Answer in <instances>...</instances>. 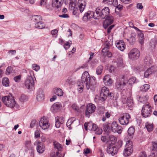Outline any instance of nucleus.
Segmentation results:
<instances>
[{
  "mask_svg": "<svg viewBox=\"0 0 157 157\" xmlns=\"http://www.w3.org/2000/svg\"><path fill=\"white\" fill-rule=\"evenodd\" d=\"M97 16H95V19H97L100 17L102 19L106 18L104 23V27L106 29L107 26L112 24L113 21V18L112 16L109 15L110 10L108 7H105L101 11L99 8H97L95 10Z\"/></svg>",
  "mask_w": 157,
  "mask_h": 157,
  "instance_id": "obj_1",
  "label": "nucleus"
},
{
  "mask_svg": "<svg viewBox=\"0 0 157 157\" xmlns=\"http://www.w3.org/2000/svg\"><path fill=\"white\" fill-rule=\"evenodd\" d=\"M81 81L83 83L86 85L88 90H93L96 83L95 77L90 76L89 73L86 71L82 74Z\"/></svg>",
  "mask_w": 157,
  "mask_h": 157,
  "instance_id": "obj_2",
  "label": "nucleus"
},
{
  "mask_svg": "<svg viewBox=\"0 0 157 157\" xmlns=\"http://www.w3.org/2000/svg\"><path fill=\"white\" fill-rule=\"evenodd\" d=\"M2 100L4 104L6 106L10 108H13L18 106L16 103L13 97L11 95L4 96L2 98Z\"/></svg>",
  "mask_w": 157,
  "mask_h": 157,
  "instance_id": "obj_3",
  "label": "nucleus"
},
{
  "mask_svg": "<svg viewBox=\"0 0 157 157\" xmlns=\"http://www.w3.org/2000/svg\"><path fill=\"white\" fill-rule=\"evenodd\" d=\"M125 140L126 143L124 151V155L125 156H127L130 155L132 152V143L130 140H128L127 137L125 138Z\"/></svg>",
  "mask_w": 157,
  "mask_h": 157,
  "instance_id": "obj_4",
  "label": "nucleus"
},
{
  "mask_svg": "<svg viewBox=\"0 0 157 157\" xmlns=\"http://www.w3.org/2000/svg\"><path fill=\"white\" fill-rule=\"evenodd\" d=\"M151 112V106L148 103L143 106L141 110V114L144 117H149Z\"/></svg>",
  "mask_w": 157,
  "mask_h": 157,
  "instance_id": "obj_5",
  "label": "nucleus"
},
{
  "mask_svg": "<svg viewBox=\"0 0 157 157\" xmlns=\"http://www.w3.org/2000/svg\"><path fill=\"white\" fill-rule=\"evenodd\" d=\"M130 118V115L128 113H125L119 118V121L121 124L126 125L128 124Z\"/></svg>",
  "mask_w": 157,
  "mask_h": 157,
  "instance_id": "obj_6",
  "label": "nucleus"
},
{
  "mask_svg": "<svg viewBox=\"0 0 157 157\" xmlns=\"http://www.w3.org/2000/svg\"><path fill=\"white\" fill-rule=\"evenodd\" d=\"M96 107L94 104L91 103L88 104L86 106V109L85 111L86 116L89 117L90 114L93 113L95 110Z\"/></svg>",
  "mask_w": 157,
  "mask_h": 157,
  "instance_id": "obj_7",
  "label": "nucleus"
},
{
  "mask_svg": "<svg viewBox=\"0 0 157 157\" xmlns=\"http://www.w3.org/2000/svg\"><path fill=\"white\" fill-rule=\"evenodd\" d=\"M140 53L139 50L137 48L132 49L128 54L129 58L132 60H135L138 59L140 56Z\"/></svg>",
  "mask_w": 157,
  "mask_h": 157,
  "instance_id": "obj_8",
  "label": "nucleus"
},
{
  "mask_svg": "<svg viewBox=\"0 0 157 157\" xmlns=\"http://www.w3.org/2000/svg\"><path fill=\"white\" fill-rule=\"evenodd\" d=\"M111 131L114 132H117L118 134H120L122 132V128L120 125H118L115 121H113L111 124Z\"/></svg>",
  "mask_w": 157,
  "mask_h": 157,
  "instance_id": "obj_9",
  "label": "nucleus"
},
{
  "mask_svg": "<svg viewBox=\"0 0 157 157\" xmlns=\"http://www.w3.org/2000/svg\"><path fill=\"white\" fill-rule=\"evenodd\" d=\"M101 95L107 97L111 99H113L114 98L113 94L109 93V89L105 86L103 87L101 90Z\"/></svg>",
  "mask_w": 157,
  "mask_h": 157,
  "instance_id": "obj_10",
  "label": "nucleus"
},
{
  "mask_svg": "<svg viewBox=\"0 0 157 157\" xmlns=\"http://www.w3.org/2000/svg\"><path fill=\"white\" fill-rule=\"evenodd\" d=\"M39 125L42 129L44 130L49 127V124L47 119L45 117H43L40 119L39 122Z\"/></svg>",
  "mask_w": 157,
  "mask_h": 157,
  "instance_id": "obj_11",
  "label": "nucleus"
},
{
  "mask_svg": "<svg viewBox=\"0 0 157 157\" xmlns=\"http://www.w3.org/2000/svg\"><path fill=\"white\" fill-rule=\"evenodd\" d=\"M122 102L123 104H126L129 107L132 106L133 103L132 98L131 97H127L123 95L122 97Z\"/></svg>",
  "mask_w": 157,
  "mask_h": 157,
  "instance_id": "obj_12",
  "label": "nucleus"
},
{
  "mask_svg": "<svg viewBox=\"0 0 157 157\" xmlns=\"http://www.w3.org/2000/svg\"><path fill=\"white\" fill-rule=\"evenodd\" d=\"M96 13H95L92 11H89L85 13L82 18L83 21H87L90 20L91 19L94 17L95 19V16H96Z\"/></svg>",
  "mask_w": 157,
  "mask_h": 157,
  "instance_id": "obj_13",
  "label": "nucleus"
},
{
  "mask_svg": "<svg viewBox=\"0 0 157 157\" xmlns=\"http://www.w3.org/2000/svg\"><path fill=\"white\" fill-rule=\"evenodd\" d=\"M34 84V81L32 77L31 76H29L25 82L26 87L29 90L31 89Z\"/></svg>",
  "mask_w": 157,
  "mask_h": 157,
  "instance_id": "obj_14",
  "label": "nucleus"
},
{
  "mask_svg": "<svg viewBox=\"0 0 157 157\" xmlns=\"http://www.w3.org/2000/svg\"><path fill=\"white\" fill-rule=\"evenodd\" d=\"M157 71V67L153 66L148 69L144 73V77L146 78L149 77L153 73Z\"/></svg>",
  "mask_w": 157,
  "mask_h": 157,
  "instance_id": "obj_15",
  "label": "nucleus"
},
{
  "mask_svg": "<svg viewBox=\"0 0 157 157\" xmlns=\"http://www.w3.org/2000/svg\"><path fill=\"white\" fill-rule=\"evenodd\" d=\"M62 107L61 104L59 102L54 103L51 106V111L54 113L59 111Z\"/></svg>",
  "mask_w": 157,
  "mask_h": 157,
  "instance_id": "obj_16",
  "label": "nucleus"
},
{
  "mask_svg": "<svg viewBox=\"0 0 157 157\" xmlns=\"http://www.w3.org/2000/svg\"><path fill=\"white\" fill-rule=\"evenodd\" d=\"M109 47L110 45L109 43H106L105 46L102 50V55L104 56H107L109 58H110L112 56V54L109 51Z\"/></svg>",
  "mask_w": 157,
  "mask_h": 157,
  "instance_id": "obj_17",
  "label": "nucleus"
},
{
  "mask_svg": "<svg viewBox=\"0 0 157 157\" xmlns=\"http://www.w3.org/2000/svg\"><path fill=\"white\" fill-rule=\"evenodd\" d=\"M106 151L108 153L113 156L117 153V149L115 145H109L107 147Z\"/></svg>",
  "mask_w": 157,
  "mask_h": 157,
  "instance_id": "obj_18",
  "label": "nucleus"
},
{
  "mask_svg": "<svg viewBox=\"0 0 157 157\" xmlns=\"http://www.w3.org/2000/svg\"><path fill=\"white\" fill-rule=\"evenodd\" d=\"M64 0H52V6L59 10L62 4L63 3Z\"/></svg>",
  "mask_w": 157,
  "mask_h": 157,
  "instance_id": "obj_19",
  "label": "nucleus"
},
{
  "mask_svg": "<svg viewBox=\"0 0 157 157\" xmlns=\"http://www.w3.org/2000/svg\"><path fill=\"white\" fill-rule=\"evenodd\" d=\"M76 3V0H70V2L69 4V8L71 10H73V13L74 15H75L77 13L78 10L77 8L75 7Z\"/></svg>",
  "mask_w": 157,
  "mask_h": 157,
  "instance_id": "obj_20",
  "label": "nucleus"
},
{
  "mask_svg": "<svg viewBox=\"0 0 157 157\" xmlns=\"http://www.w3.org/2000/svg\"><path fill=\"white\" fill-rule=\"evenodd\" d=\"M126 84L123 80L122 81L117 80L115 84L116 88L119 90H121L125 88Z\"/></svg>",
  "mask_w": 157,
  "mask_h": 157,
  "instance_id": "obj_21",
  "label": "nucleus"
},
{
  "mask_svg": "<svg viewBox=\"0 0 157 157\" xmlns=\"http://www.w3.org/2000/svg\"><path fill=\"white\" fill-rule=\"evenodd\" d=\"M77 5L80 12L82 13L84 11L86 6L85 0H78Z\"/></svg>",
  "mask_w": 157,
  "mask_h": 157,
  "instance_id": "obj_22",
  "label": "nucleus"
},
{
  "mask_svg": "<svg viewBox=\"0 0 157 157\" xmlns=\"http://www.w3.org/2000/svg\"><path fill=\"white\" fill-rule=\"evenodd\" d=\"M103 81L105 85L107 86H110L112 83V81L110 76L108 75H107L104 77Z\"/></svg>",
  "mask_w": 157,
  "mask_h": 157,
  "instance_id": "obj_23",
  "label": "nucleus"
},
{
  "mask_svg": "<svg viewBox=\"0 0 157 157\" xmlns=\"http://www.w3.org/2000/svg\"><path fill=\"white\" fill-rule=\"evenodd\" d=\"M116 46L120 51H123L125 48V44L122 40H120L116 41Z\"/></svg>",
  "mask_w": 157,
  "mask_h": 157,
  "instance_id": "obj_24",
  "label": "nucleus"
},
{
  "mask_svg": "<svg viewBox=\"0 0 157 157\" xmlns=\"http://www.w3.org/2000/svg\"><path fill=\"white\" fill-rule=\"evenodd\" d=\"M63 118L62 117H57L56 118V126L57 128H59L61 124L64 122Z\"/></svg>",
  "mask_w": 157,
  "mask_h": 157,
  "instance_id": "obj_25",
  "label": "nucleus"
},
{
  "mask_svg": "<svg viewBox=\"0 0 157 157\" xmlns=\"http://www.w3.org/2000/svg\"><path fill=\"white\" fill-rule=\"evenodd\" d=\"M37 145L36 147L37 151L40 154L43 153L44 151V146L40 142H37Z\"/></svg>",
  "mask_w": 157,
  "mask_h": 157,
  "instance_id": "obj_26",
  "label": "nucleus"
},
{
  "mask_svg": "<svg viewBox=\"0 0 157 157\" xmlns=\"http://www.w3.org/2000/svg\"><path fill=\"white\" fill-rule=\"evenodd\" d=\"M89 125H91V126H92V128H90V127H89V129L90 130H93L94 131H95L96 129L98 128L96 124H93L91 123H85L84 124V128L86 130H87V127L89 126Z\"/></svg>",
  "mask_w": 157,
  "mask_h": 157,
  "instance_id": "obj_27",
  "label": "nucleus"
},
{
  "mask_svg": "<svg viewBox=\"0 0 157 157\" xmlns=\"http://www.w3.org/2000/svg\"><path fill=\"white\" fill-rule=\"evenodd\" d=\"M136 36V33L135 32H132L131 34V37L129 39H127V40L129 41L130 43L131 44H133L136 41L135 37Z\"/></svg>",
  "mask_w": 157,
  "mask_h": 157,
  "instance_id": "obj_28",
  "label": "nucleus"
},
{
  "mask_svg": "<svg viewBox=\"0 0 157 157\" xmlns=\"http://www.w3.org/2000/svg\"><path fill=\"white\" fill-rule=\"evenodd\" d=\"M36 98L39 101H42L44 99V94L41 90L37 92Z\"/></svg>",
  "mask_w": 157,
  "mask_h": 157,
  "instance_id": "obj_29",
  "label": "nucleus"
},
{
  "mask_svg": "<svg viewBox=\"0 0 157 157\" xmlns=\"http://www.w3.org/2000/svg\"><path fill=\"white\" fill-rule=\"evenodd\" d=\"M116 64L118 67H124L123 60L121 58L117 59L116 61L114 62V65H115Z\"/></svg>",
  "mask_w": 157,
  "mask_h": 157,
  "instance_id": "obj_30",
  "label": "nucleus"
},
{
  "mask_svg": "<svg viewBox=\"0 0 157 157\" xmlns=\"http://www.w3.org/2000/svg\"><path fill=\"white\" fill-rule=\"evenodd\" d=\"M138 36L139 43L141 45H142L144 43V34L141 32V31L138 33Z\"/></svg>",
  "mask_w": 157,
  "mask_h": 157,
  "instance_id": "obj_31",
  "label": "nucleus"
},
{
  "mask_svg": "<svg viewBox=\"0 0 157 157\" xmlns=\"http://www.w3.org/2000/svg\"><path fill=\"white\" fill-rule=\"evenodd\" d=\"M55 94L59 96H62L63 95V92L60 88H55L53 90Z\"/></svg>",
  "mask_w": 157,
  "mask_h": 157,
  "instance_id": "obj_32",
  "label": "nucleus"
},
{
  "mask_svg": "<svg viewBox=\"0 0 157 157\" xmlns=\"http://www.w3.org/2000/svg\"><path fill=\"white\" fill-rule=\"evenodd\" d=\"M44 23L41 21H39L36 23L35 27L39 29H42L45 27Z\"/></svg>",
  "mask_w": 157,
  "mask_h": 157,
  "instance_id": "obj_33",
  "label": "nucleus"
},
{
  "mask_svg": "<svg viewBox=\"0 0 157 157\" xmlns=\"http://www.w3.org/2000/svg\"><path fill=\"white\" fill-rule=\"evenodd\" d=\"M32 20L33 21L36 23L39 21H41L42 19L40 15H34L32 17Z\"/></svg>",
  "mask_w": 157,
  "mask_h": 157,
  "instance_id": "obj_34",
  "label": "nucleus"
},
{
  "mask_svg": "<svg viewBox=\"0 0 157 157\" xmlns=\"http://www.w3.org/2000/svg\"><path fill=\"white\" fill-rule=\"evenodd\" d=\"M150 88V86L149 84H146L140 87V90L143 92H146Z\"/></svg>",
  "mask_w": 157,
  "mask_h": 157,
  "instance_id": "obj_35",
  "label": "nucleus"
},
{
  "mask_svg": "<svg viewBox=\"0 0 157 157\" xmlns=\"http://www.w3.org/2000/svg\"><path fill=\"white\" fill-rule=\"evenodd\" d=\"M151 63V61L150 60L149 57H146L145 58L144 64V67H147L149 66Z\"/></svg>",
  "mask_w": 157,
  "mask_h": 157,
  "instance_id": "obj_36",
  "label": "nucleus"
},
{
  "mask_svg": "<svg viewBox=\"0 0 157 157\" xmlns=\"http://www.w3.org/2000/svg\"><path fill=\"white\" fill-rule=\"evenodd\" d=\"M138 100L141 103H145L147 100V99L145 97H141L139 95L137 96Z\"/></svg>",
  "mask_w": 157,
  "mask_h": 157,
  "instance_id": "obj_37",
  "label": "nucleus"
},
{
  "mask_svg": "<svg viewBox=\"0 0 157 157\" xmlns=\"http://www.w3.org/2000/svg\"><path fill=\"white\" fill-rule=\"evenodd\" d=\"M145 127L147 131L149 132L152 131L153 129V125L151 123H146Z\"/></svg>",
  "mask_w": 157,
  "mask_h": 157,
  "instance_id": "obj_38",
  "label": "nucleus"
},
{
  "mask_svg": "<svg viewBox=\"0 0 157 157\" xmlns=\"http://www.w3.org/2000/svg\"><path fill=\"white\" fill-rule=\"evenodd\" d=\"M135 132V130L134 128L132 127H130L128 130V135H129L130 136V138L129 139H130L131 138H132V137L131 136L132 135H133L134 133Z\"/></svg>",
  "mask_w": 157,
  "mask_h": 157,
  "instance_id": "obj_39",
  "label": "nucleus"
},
{
  "mask_svg": "<svg viewBox=\"0 0 157 157\" xmlns=\"http://www.w3.org/2000/svg\"><path fill=\"white\" fill-rule=\"evenodd\" d=\"M20 101L21 102H24L28 100V97L25 95L22 94L19 98Z\"/></svg>",
  "mask_w": 157,
  "mask_h": 157,
  "instance_id": "obj_40",
  "label": "nucleus"
},
{
  "mask_svg": "<svg viewBox=\"0 0 157 157\" xmlns=\"http://www.w3.org/2000/svg\"><path fill=\"white\" fill-rule=\"evenodd\" d=\"M103 129L104 130L105 132H108L110 131V128L108 123H106L103 124Z\"/></svg>",
  "mask_w": 157,
  "mask_h": 157,
  "instance_id": "obj_41",
  "label": "nucleus"
},
{
  "mask_svg": "<svg viewBox=\"0 0 157 157\" xmlns=\"http://www.w3.org/2000/svg\"><path fill=\"white\" fill-rule=\"evenodd\" d=\"M3 85L5 86H8L9 84V81L7 78H3L2 81Z\"/></svg>",
  "mask_w": 157,
  "mask_h": 157,
  "instance_id": "obj_42",
  "label": "nucleus"
},
{
  "mask_svg": "<svg viewBox=\"0 0 157 157\" xmlns=\"http://www.w3.org/2000/svg\"><path fill=\"white\" fill-rule=\"evenodd\" d=\"M136 78L135 77H132L131 78H130L128 81V84L132 85L134 83L137 82Z\"/></svg>",
  "mask_w": 157,
  "mask_h": 157,
  "instance_id": "obj_43",
  "label": "nucleus"
},
{
  "mask_svg": "<svg viewBox=\"0 0 157 157\" xmlns=\"http://www.w3.org/2000/svg\"><path fill=\"white\" fill-rule=\"evenodd\" d=\"M54 145L55 147L58 150V151H60L62 148V146L61 144L56 142H54Z\"/></svg>",
  "mask_w": 157,
  "mask_h": 157,
  "instance_id": "obj_44",
  "label": "nucleus"
},
{
  "mask_svg": "<svg viewBox=\"0 0 157 157\" xmlns=\"http://www.w3.org/2000/svg\"><path fill=\"white\" fill-rule=\"evenodd\" d=\"M103 67L102 66L100 65L98 66L96 69V73L98 75H100L102 71Z\"/></svg>",
  "mask_w": 157,
  "mask_h": 157,
  "instance_id": "obj_45",
  "label": "nucleus"
},
{
  "mask_svg": "<svg viewBox=\"0 0 157 157\" xmlns=\"http://www.w3.org/2000/svg\"><path fill=\"white\" fill-rule=\"evenodd\" d=\"M122 144V142L121 140H119L118 141L117 143L116 144L115 146H116L117 148V151H118V149L120 148Z\"/></svg>",
  "mask_w": 157,
  "mask_h": 157,
  "instance_id": "obj_46",
  "label": "nucleus"
},
{
  "mask_svg": "<svg viewBox=\"0 0 157 157\" xmlns=\"http://www.w3.org/2000/svg\"><path fill=\"white\" fill-rule=\"evenodd\" d=\"M109 140L113 143L115 142L117 140V138L113 135H110L109 136Z\"/></svg>",
  "mask_w": 157,
  "mask_h": 157,
  "instance_id": "obj_47",
  "label": "nucleus"
},
{
  "mask_svg": "<svg viewBox=\"0 0 157 157\" xmlns=\"http://www.w3.org/2000/svg\"><path fill=\"white\" fill-rule=\"evenodd\" d=\"M110 116V114L108 112H106L105 114V117L103 116L102 119V120L103 121H105L106 119V118H109Z\"/></svg>",
  "mask_w": 157,
  "mask_h": 157,
  "instance_id": "obj_48",
  "label": "nucleus"
},
{
  "mask_svg": "<svg viewBox=\"0 0 157 157\" xmlns=\"http://www.w3.org/2000/svg\"><path fill=\"white\" fill-rule=\"evenodd\" d=\"M71 44V41H68L64 45V47L66 49H67L70 47V45Z\"/></svg>",
  "mask_w": 157,
  "mask_h": 157,
  "instance_id": "obj_49",
  "label": "nucleus"
},
{
  "mask_svg": "<svg viewBox=\"0 0 157 157\" xmlns=\"http://www.w3.org/2000/svg\"><path fill=\"white\" fill-rule=\"evenodd\" d=\"M32 68L36 71L40 69V67L36 64H33L32 66Z\"/></svg>",
  "mask_w": 157,
  "mask_h": 157,
  "instance_id": "obj_50",
  "label": "nucleus"
},
{
  "mask_svg": "<svg viewBox=\"0 0 157 157\" xmlns=\"http://www.w3.org/2000/svg\"><path fill=\"white\" fill-rule=\"evenodd\" d=\"M21 78V75H19L15 77L13 79L16 82H18L20 81Z\"/></svg>",
  "mask_w": 157,
  "mask_h": 157,
  "instance_id": "obj_51",
  "label": "nucleus"
},
{
  "mask_svg": "<svg viewBox=\"0 0 157 157\" xmlns=\"http://www.w3.org/2000/svg\"><path fill=\"white\" fill-rule=\"evenodd\" d=\"M109 4L113 5L115 7H116L118 5V2L117 0H112L111 2L109 3Z\"/></svg>",
  "mask_w": 157,
  "mask_h": 157,
  "instance_id": "obj_52",
  "label": "nucleus"
},
{
  "mask_svg": "<svg viewBox=\"0 0 157 157\" xmlns=\"http://www.w3.org/2000/svg\"><path fill=\"white\" fill-rule=\"evenodd\" d=\"M83 84L84 83H83V82L81 83V85H78V89L79 91L80 92H81L83 91Z\"/></svg>",
  "mask_w": 157,
  "mask_h": 157,
  "instance_id": "obj_53",
  "label": "nucleus"
},
{
  "mask_svg": "<svg viewBox=\"0 0 157 157\" xmlns=\"http://www.w3.org/2000/svg\"><path fill=\"white\" fill-rule=\"evenodd\" d=\"M12 68L11 67H7L6 69V74H10L12 71Z\"/></svg>",
  "mask_w": 157,
  "mask_h": 157,
  "instance_id": "obj_54",
  "label": "nucleus"
},
{
  "mask_svg": "<svg viewBox=\"0 0 157 157\" xmlns=\"http://www.w3.org/2000/svg\"><path fill=\"white\" fill-rule=\"evenodd\" d=\"M40 137V135L39 131L36 130L35 131V138H39Z\"/></svg>",
  "mask_w": 157,
  "mask_h": 157,
  "instance_id": "obj_55",
  "label": "nucleus"
},
{
  "mask_svg": "<svg viewBox=\"0 0 157 157\" xmlns=\"http://www.w3.org/2000/svg\"><path fill=\"white\" fill-rule=\"evenodd\" d=\"M36 121L35 120H33L32 121L30 124V128H32L35 125V124Z\"/></svg>",
  "mask_w": 157,
  "mask_h": 157,
  "instance_id": "obj_56",
  "label": "nucleus"
},
{
  "mask_svg": "<svg viewBox=\"0 0 157 157\" xmlns=\"http://www.w3.org/2000/svg\"><path fill=\"white\" fill-rule=\"evenodd\" d=\"M59 17L64 18H67L69 17L68 15L67 14H65V13H63L62 14L59 15Z\"/></svg>",
  "mask_w": 157,
  "mask_h": 157,
  "instance_id": "obj_57",
  "label": "nucleus"
},
{
  "mask_svg": "<svg viewBox=\"0 0 157 157\" xmlns=\"http://www.w3.org/2000/svg\"><path fill=\"white\" fill-rule=\"evenodd\" d=\"M95 131H96V133L98 135H100L102 133V131L101 129H100L99 128H97Z\"/></svg>",
  "mask_w": 157,
  "mask_h": 157,
  "instance_id": "obj_58",
  "label": "nucleus"
},
{
  "mask_svg": "<svg viewBox=\"0 0 157 157\" xmlns=\"http://www.w3.org/2000/svg\"><path fill=\"white\" fill-rule=\"evenodd\" d=\"M153 147L154 150L157 151V143L156 142H153Z\"/></svg>",
  "mask_w": 157,
  "mask_h": 157,
  "instance_id": "obj_59",
  "label": "nucleus"
},
{
  "mask_svg": "<svg viewBox=\"0 0 157 157\" xmlns=\"http://www.w3.org/2000/svg\"><path fill=\"white\" fill-rule=\"evenodd\" d=\"M72 108L74 110L76 111H78L79 109L78 107L75 104L73 105H72Z\"/></svg>",
  "mask_w": 157,
  "mask_h": 157,
  "instance_id": "obj_60",
  "label": "nucleus"
},
{
  "mask_svg": "<svg viewBox=\"0 0 157 157\" xmlns=\"http://www.w3.org/2000/svg\"><path fill=\"white\" fill-rule=\"evenodd\" d=\"M136 7L138 9L142 10L143 8V6L142 3H139L137 4Z\"/></svg>",
  "mask_w": 157,
  "mask_h": 157,
  "instance_id": "obj_61",
  "label": "nucleus"
},
{
  "mask_svg": "<svg viewBox=\"0 0 157 157\" xmlns=\"http://www.w3.org/2000/svg\"><path fill=\"white\" fill-rule=\"evenodd\" d=\"M66 82L69 85H71L72 83V81L71 77H69L66 80Z\"/></svg>",
  "mask_w": 157,
  "mask_h": 157,
  "instance_id": "obj_62",
  "label": "nucleus"
},
{
  "mask_svg": "<svg viewBox=\"0 0 157 157\" xmlns=\"http://www.w3.org/2000/svg\"><path fill=\"white\" fill-rule=\"evenodd\" d=\"M139 157H147V155L144 152H141Z\"/></svg>",
  "mask_w": 157,
  "mask_h": 157,
  "instance_id": "obj_63",
  "label": "nucleus"
},
{
  "mask_svg": "<svg viewBox=\"0 0 157 157\" xmlns=\"http://www.w3.org/2000/svg\"><path fill=\"white\" fill-rule=\"evenodd\" d=\"M60 151H58L56 153L57 157H64V155H62Z\"/></svg>",
  "mask_w": 157,
  "mask_h": 157,
  "instance_id": "obj_64",
  "label": "nucleus"
}]
</instances>
